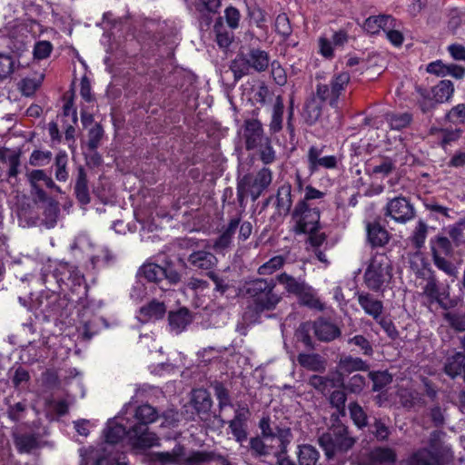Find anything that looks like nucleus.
Returning <instances> with one entry per match:
<instances>
[{
  "label": "nucleus",
  "mask_w": 465,
  "mask_h": 465,
  "mask_svg": "<svg viewBox=\"0 0 465 465\" xmlns=\"http://www.w3.org/2000/svg\"><path fill=\"white\" fill-rule=\"evenodd\" d=\"M29 279L45 286L47 292L40 295L38 309L49 316L60 313L64 303V301L60 300V293L66 296L70 292L73 294L84 295L87 292L83 273L75 266L64 262L45 264L41 269L40 276L34 277L28 274L22 278V281Z\"/></svg>",
  "instance_id": "obj_1"
},
{
  "label": "nucleus",
  "mask_w": 465,
  "mask_h": 465,
  "mask_svg": "<svg viewBox=\"0 0 465 465\" xmlns=\"http://www.w3.org/2000/svg\"><path fill=\"white\" fill-rule=\"evenodd\" d=\"M136 424L129 429L128 440L136 449H146L159 445V439L155 433L148 430V424L154 422L158 418L157 411L149 404H142L135 409Z\"/></svg>",
  "instance_id": "obj_2"
},
{
  "label": "nucleus",
  "mask_w": 465,
  "mask_h": 465,
  "mask_svg": "<svg viewBox=\"0 0 465 465\" xmlns=\"http://www.w3.org/2000/svg\"><path fill=\"white\" fill-rule=\"evenodd\" d=\"M276 283L273 280L255 279L246 284V293L252 298L250 307L256 313L273 311L282 300L274 292Z\"/></svg>",
  "instance_id": "obj_3"
},
{
  "label": "nucleus",
  "mask_w": 465,
  "mask_h": 465,
  "mask_svg": "<svg viewBox=\"0 0 465 465\" xmlns=\"http://www.w3.org/2000/svg\"><path fill=\"white\" fill-rule=\"evenodd\" d=\"M319 444L328 460H332L349 451L356 443L348 428L342 424L331 427L319 437Z\"/></svg>",
  "instance_id": "obj_4"
},
{
  "label": "nucleus",
  "mask_w": 465,
  "mask_h": 465,
  "mask_svg": "<svg viewBox=\"0 0 465 465\" xmlns=\"http://www.w3.org/2000/svg\"><path fill=\"white\" fill-rule=\"evenodd\" d=\"M391 279L392 266L389 257L384 253L373 255L364 272L367 287L374 292H384Z\"/></svg>",
  "instance_id": "obj_5"
},
{
  "label": "nucleus",
  "mask_w": 465,
  "mask_h": 465,
  "mask_svg": "<svg viewBox=\"0 0 465 465\" xmlns=\"http://www.w3.org/2000/svg\"><path fill=\"white\" fill-rule=\"evenodd\" d=\"M94 242L85 232H79L70 245V249L75 257L87 258L94 268H101L111 264L114 261V256L107 248H99V252L104 254L103 259H99L98 254L94 253Z\"/></svg>",
  "instance_id": "obj_6"
},
{
  "label": "nucleus",
  "mask_w": 465,
  "mask_h": 465,
  "mask_svg": "<svg viewBox=\"0 0 465 465\" xmlns=\"http://www.w3.org/2000/svg\"><path fill=\"white\" fill-rule=\"evenodd\" d=\"M272 173L269 168L261 169L254 178L244 176L237 186V199L241 205L250 194L253 201L257 200L262 193L271 184Z\"/></svg>",
  "instance_id": "obj_7"
},
{
  "label": "nucleus",
  "mask_w": 465,
  "mask_h": 465,
  "mask_svg": "<svg viewBox=\"0 0 465 465\" xmlns=\"http://www.w3.org/2000/svg\"><path fill=\"white\" fill-rule=\"evenodd\" d=\"M320 211L305 202H298L292 213V231L295 234L312 232L320 229Z\"/></svg>",
  "instance_id": "obj_8"
},
{
  "label": "nucleus",
  "mask_w": 465,
  "mask_h": 465,
  "mask_svg": "<svg viewBox=\"0 0 465 465\" xmlns=\"http://www.w3.org/2000/svg\"><path fill=\"white\" fill-rule=\"evenodd\" d=\"M103 303L101 301H84L81 302L79 310V326L77 327L79 334L85 340H90L97 333L102 319L97 316L98 311Z\"/></svg>",
  "instance_id": "obj_9"
},
{
  "label": "nucleus",
  "mask_w": 465,
  "mask_h": 465,
  "mask_svg": "<svg viewBox=\"0 0 465 465\" xmlns=\"http://www.w3.org/2000/svg\"><path fill=\"white\" fill-rule=\"evenodd\" d=\"M416 91L420 94V107L423 113H427L435 104L448 102L454 93V87L450 80H441L430 92L420 86L416 87Z\"/></svg>",
  "instance_id": "obj_10"
},
{
  "label": "nucleus",
  "mask_w": 465,
  "mask_h": 465,
  "mask_svg": "<svg viewBox=\"0 0 465 465\" xmlns=\"http://www.w3.org/2000/svg\"><path fill=\"white\" fill-rule=\"evenodd\" d=\"M351 76L347 72L335 74L329 84H319L316 86V96L322 102H326L332 108L338 107L341 94L349 84Z\"/></svg>",
  "instance_id": "obj_11"
},
{
  "label": "nucleus",
  "mask_w": 465,
  "mask_h": 465,
  "mask_svg": "<svg viewBox=\"0 0 465 465\" xmlns=\"http://www.w3.org/2000/svg\"><path fill=\"white\" fill-rule=\"evenodd\" d=\"M325 145H312L307 152L308 171L311 174L322 169L333 170L338 166L339 159L336 155H323Z\"/></svg>",
  "instance_id": "obj_12"
},
{
  "label": "nucleus",
  "mask_w": 465,
  "mask_h": 465,
  "mask_svg": "<svg viewBox=\"0 0 465 465\" xmlns=\"http://www.w3.org/2000/svg\"><path fill=\"white\" fill-rule=\"evenodd\" d=\"M139 274L143 275L148 282H161L166 280L171 284L180 282V274L172 267H163L153 262H145L139 270Z\"/></svg>",
  "instance_id": "obj_13"
},
{
  "label": "nucleus",
  "mask_w": 465,
  "mask_h": 465,
  "mask_svg": "<svg viewBox=\"0 0 465 465\" xmlns=\"http://www.w3.org/2000/svg\"><path fill=\"white\" fill-rule=\"evenodd\" d=\"M397 453L390 447L378 446L362 453L360 457V465H395Z\"/></svg>",
  "instance_id": "obj_14"
},
{
  "label": "nucleus",
  "mask_w": 465,
  "mask_h": 465,
  "mask_svg": "<svg viewBox=\"0 0 465 465\" xmlns=\"http://www.w3.org/2000/svg\"><path fill=\"white\" fill-rule=\"evenodd\" d=\"M385 215L390 216L397 223H406L414 218L415 211L405 197L400 196L387 203Z\"/></svg>",
  "instance_id": "obj_15"
},
{
  "label": "nucleus",
  "mask_w": 465,
  "mask_h": 465,
  "mask_svg": "<svg viewBox=\"0 0 465 465\" xmlns=\"http://www.w3.org/2000/svg\"><path fill=\"white\" fill-rule=\"evenodd\" d=\"M259 428L261 430V436L266 440L277 439L279 444L282 445V449L291 443L292 440V433L290 428L276 427L275 429L271 427L270 419L263 417L259 421Z\"/></svg>",
  "instance_id": "obj_16"
},
{
  "label": "nucleus",
  "mask_w": 465,
  "mask_h": 465,
  "mask_svg": "<svg viewBox=\"0 0 465 465\" xmlns=\"http://www.w3.org/2000/svg\"><path fill=\"white\" fill-rule=\"evenodd\" d=\"M243 137L247 150H252L259 145H262L265 137L263 135V127L258 119H247L243 124Z\"/></svg>",
  "instance_id": "obj_17"
},
{
  "label": "nucleus",
  "mask_w": 465,
  "mask_h": 465,
  "mask_svg": "<svg viewBox=\"0 0 465 465\" xmlns=\"http://www.w3.org/2000/svg\"><path fill=\"white\" fill-rule=\"evenodd\" d=\"M356 296L358 303L365 314L371 317L374 321H378L383 313V302L367 292H358Z\"/></svg>",
  "instance_id": "obj_18"
},
{
  "label": "nucleus",
  "mask_w": 465,
  "mask_h": 465,
  "mask_svg": "<svg viewBox=\"0 0 465 465\" xmlns=\"http://www.w3.org/2000/svg\"><path fill=\"white\" fill-rule=\"evenodd\" d=\"M240 225V218H232L230 220L226 228L223 231L221 235L215 240L213 248L217 252L226 251L232 241V237Z\"/></svg>",
  "instance_id": "obj_19"
},
{
  "label": "nucleus",
  "mask_w": 465,
  "mask_h": 465,
  "mask_svg": "<svg viewBox=\"0 0 465 465\" xmlns=\"http://www.w3.org/2000/svg\"><path fill=\"white\" fill-rule=\"evenodd\" d=\"M27 177L32 187V193L35 196L37 201L45 203L48 199L46 193L42 189V185L48 178L45 171L40 169L33 170L28 173Z\"/></svg>",
  "instance_id": "obj_20"
},
{
  "label": "nucleus",
  "mask_w": 465,
  "mask_h": 465,
  "mask_svg": "<svg viewBox=\"0 0 465 465\" xmlns=\"http://www.w3.org/2000/svg\"><path fill=\"white\" fill-rule=\"evenodd\" d=\"M190 264L200 270H211L217 264V258L210 252L200 250L188 257Z\"/></svg>",
  "instance_id": "obj_21"
},
{
  "label": "nucleus",
  "mask_w": 465,
  "mask_h": 465,
  "mask_svg": "<svg viewBox=\"0 0 465 465\" xmlns=\"http://www.w3.org/2000/svg\"><path fill=\"white\" fill-rule=\"evenodd\" d=\"M407 465H444L440 456L427 449L419 450L406 460Z\"/></svg>",
  "instance_id": "obj_22"
},
{
  "label": "nucleus",
  "mask_w": 465,
  "mask_h": 465,
  "mask_svg": "<svg viewBox=\"0 0 465 465\" xmlns=\"http://www.w3.org/2000/svg\"><path fill=\"white\" fill-rule=\"evenodd\" d=\"M116 419L117 418L109 420L104 430L105 441L110 444L119 442L124 436L128 437L129 430H126L124 424L116 421Z\"/></svg>",
  "instance_id": "obj_23"
},
{
  "label": "nucleus",
  "mask_w": 465,
  "mask_h": 465,
  "mask_svg": "<svg viewBox=\"0 0 465 465\" xmlns=\"http://www.w3.org/2000/svg\"><path fill=\"white\" fill-rule=\"evenodd\" d=\"M297 361L302 368L311 371L321 372L326 369V361L317 353H300Z\"/></svg>",
  "instance_id": "obj_24"
},
{
  "label": "nucleus",
  "mask_w": 465,
  "mask_h": 465,
  "mask_svg": "<svg viewBox=\"0 0 465 465\" xmlns=\"http://www.w3.org/2000/svg\"><path fill=\"white\" fill-rule=\"evenodd\" d=\"M276 280L278 283L283 286L286 292L293 295H298L302 292L307 283L301 278H295L286 272H282L277 275Z\"/></svg>",
  "instance_id": "obj_25"
},
{
  "label": "nucleus",
  "mask_w": 465,
  "mask_h": 465,
  "mask_svg": "<svg viewBox=\"0 0 465 465\" xmlns=\"http://www.w3.org/2000/svg\"><path fill=\"white\" fill-rule=\"evenodd\" d=\"M338 368L341 374H351L353 371H366L369 370V364L359 357L351 355L341 357L338 362Z\"/></svg>",
  "instance_id": "obj_26"
},
{
  "label": "nucleus",
  "mask_w": 465,
  "mask_h": 465,
  "mask_svg": "<svg viewBox=\"0 0 465 465\" xmlns=\"http://www.w3.org/2000/svg\"><path fill=\"white\" fill-rule=\"evenodd\" d=\"M445 373L450 378L463 375L465 382V355L462 352H456L449 357L444 366Z\"/></svg>",
  "instance_id": "obj_27"
},
{
  "label": "nucleus",
  "mask_w": 465,
  "mask_h": 465,
  "mask_svg": "<svg viewBox=\"0 0 465 465\" xmlns=\"http://www.w3.org/2000/svg\"><path fill=\"white\" fill-rule=\"evenodd\" d=\"M393 22V17L388 15H380L368 17L363 25L362 28L368 34L375 35L380 33L381 30L384 32L385 28Z\"/></svg>",
  "instance_id": "obj_28"
},
{
  "label": "nucleus",
  "mask_w": 465,
  "mask_h": 465,
  "mask_svg": "<svg viewBox=\"0 0 465 465\" xmlns=\"http://www.w3.org/2000/svg\"><path fill=\"white\" fill-rule=\"evenodd\" d=\"M169 326L173 332L179 334L185 330L192 318L187 309H180L169 313Z\"/></svg>",
  "instance_id": "obj_29"
},
{
  "label": "nucleus",
  "mask_w": 465,
  "mask_h": 465,
  "mask_svg": "<svg viewBox=\"0 0 465 465\" xmlns=\"http://www.w3.org/2000/svg\"><path fill=\"white\" fill-rule=\"evenodd\" d=\"M191 401L198 414H207L213 405L211 395L204 389L193 390Z\"/></svg>",
  "instance_id": "obj_30"
},
{
  "label": "nucleus",
  "mask_w": 465,
  "mask_h": 465,
  "mask_svg": "<svg viewBox=\"0 0 465 465\" xmlns=\"http://www.w3.org/2000/svg\"><path fill=\"white\" fill-rule=\"evenodd\" d=\"M284 104L283 99L278 95L272 108L269 131L272 134L279 133L282 129Z\"/></svg>",
  "instance_id": "obj_31"
},
{
  "label": "nucleus",
  "mask_w": 465,
  "mask_h": 465,
  "mask_svg": "<svg viewBox=\"0 0 465 465\" xmlns=\"http://www.w3.org/2000/svg\"><path fill=\"white\" fill-rule=\"evenodd\" d=\"M313 328L316 337L322 341H331L341 334L335 324L326 321L316 322Z\"/></svg>",
  "instance_id": "obj_32"
},
{
  "label": "nucleus",
  "mask_w": 465,
  "mask_h": 465,
  "mask_svg": "<svg viewBox=\"0 0 465 465\" xmlns=\"http://www.w3.org/2000/svg\"><path fill=\"white\" fill-rule=\"evenodd\" d=\"M189 463H210L218 461L220 465H232L231 462L223 455L214 451H193L186 460Z\"/></svg>",
  "instance_id": "obj_33"
},
{
  "label": "nucleus",
  "mask_w": 465,
  "mask_h": 465,
  "mask_svg": "<svg viewBox=\"0 0 465 465\" xmlns=\"http://www.w3.org/2000/svg\"><path fill=\"white\" fill-rule=\"evenodd\" d=\"M74 193L81 204L85 205L90 203L87 177L83 166L78 168L77 178L74 185Z\"/></svg>",
  "instance_id": "obj_34"
},
{
  "label": "nucleus",
  "mask_w": 465,
  "mask_h": 465,
  "mask_svg": "<svg viewBox=\"0 0 465 465\" xmlns=\"http://www.w3.org/2000/svg\"><path fill=\"white\" fill-rule=\"evenodd\" d=\"M292 203V186L290 183H283L279 187L276 194V208L278 213H288L291 209Z\"/></svg>",
  "instance_id": "obj_35"
},
{
  "label": "nucleus",
  "mask_w": 465,
  "mask_h": 465,
  "mask_svg": "<svg viewBox=\"0 0 465 465\" xmlns=\"http://www.w3.org/2000/svg\"><path fill=\"white\" fill-rule=\"evenodd\" d=\"M252 66L257 72L265 71L270 64V56L266 51L252 48L246 53Z\"/></svg>",
  "instance_id": "obj_36"
},
{
  "label": "nucleus",
  "mask_w": 465,
  "mask_h": 465,
  "mask_svg": "<svg viewBox=\"0 0 465 465\" xmlns=\"http://www.w3.org/2000/svg\"><path fill=\"white\" fill-rule=\"evenodd\" d=\"M165 306L163 302L152 301L147 305L142 307L139 312V319L143 322L157 320L163 316Z\"/></svg>",
  "instance_id": "obj_37"
},
{
  "label": "nucleus",
  "mask_w": 465,
  "mask_h": 465,
  "mask_svg": "<svg viewBox=\"0 0 465 465\" xmlns=\"http://www.w3.org/2000/svg\"><path fill=\"white\" fill-rule=\"evenodd\" d=\"M367 235L372 246H383L390 239L389 232L377 223L368 224Z\"/></svg>",
  "instance_id": "obj_38"
},
{
  "label": "nucleus",
  "mask_w": 465,
  "mask_h": 465,
  "mask_svg": "<svg viewBox=\"0 0 465 465\" xmlns=\"http://www.w3.org/2000/svg\"><path fill=\"white\" fill-rule=\"evenodd\" d=\"M230 69L236 81L240 80L242 76L247 75L252 69L247 54H244L243 52L239 53L231 62Z\"/></svg>",
  "instance_id": "obj_39"
},
{
  "label": "nucleus",
  "mask_w": 465,
  "mask_h": 465,
  "mask_svg": "<svg viewBox=\"0 0 465 465\" xmlns=\"http://www.w3.org/2000/svg\"><path fill=\"white\" fill-rule=\"evenodd\" d=\"M422 294L426 296L430 303L438 302L442 303V300L447 296L445 292H441L437 280L434 277H430L423 287Z\"/></svg>",
  "instance_id": "obj_40"
},
{
  "label": "nucleus",
  "mask_w": 465,
  "mask_h": 465,
  "mask_svg": "<svg viewBox=\"0 0 465 465\" xmlns=\"http://www.w3.org/2000/svg\"><path fill=\"white\" fill-rule=\"evenodd\" d=\"M432 257L445 256L450 254L452 246L450 241L445 236H436L430 239Z\"/></svg>",
  "instance_id": "obj_41"
},
{
  "label": "nucleus",
  "mask_w": 465,
  "mask_h": 465,
  "mask_svg": "<svg viewBox=\"0 0 465 465\" xmlns=\"http://www.w3.org/2000/svg\"><path fill=\"white\" fill-rule=\"evenodd\" d=\"M319 460L318 450L311 445L299 447L298 461L300 465H316Z\"/></svg>",
  "instance_id": "obj_42"
},
{
  "label": "nucleus",
  "mask_w": 465,
  "mask_h": 465,
  "mask_svg": "<svg viewBox=\"0 0 465 465\" xmlns=\"http://www.w3.org/2000/svg\"><path fill=\"white\" fill-rule=\"evenodd\" d=\"M68 163V155L64 151L59 152L55 156V178L59 182H65L68 179L66 170Z\"/></svg>",
  "instance_id": "obj_43"
},
{
  "label": "nucleus",
  "mask_w": 465,
  "mask_h": 465,
  "mask_svg": "<svg viewBox=\"0 0 465 465\" xmlns=\"http://www.w3.org/2000/svg\"><path fill=\"white\" fill-rule=\"evenodd\" d=\"M262 437H252L250 440V449L254 457H266L271 454L272 446L268 445Z\"/></svg>",
  "instance_id": "obj_44"
},
{
  "label": "nucleus",
  "mask_w": 465,
  "mask_h": 465,
  "mask_svg": "<svg viewBox=\"0 0 465 465\" xmlns=\"http://www.w3.org/2000/svg\"><path fill=\"white\" fill-rule=\"evenodd\" d=\"M297 297L303 305L312 309H322L320 300L315 295L313 289L308 284L305 286L303 292H300Z\"/></svg>",
  "instance_id": "obj_45"
},
{
  "label": "nucleus",
  "mask_w": 465,
  "mask_h": 465,
  "mask_svg": "<svg viewBox=\"0 0 465 465\" xmlns=\"http://www.w3.org/2000/svg\"><path fill=\"white\" fill-rule=\"evenodd\" d=\"M386 120L391 129L401 130L407 127L411 122V115L408 113L391 114L386 115Z\"/></svg>",
  "instance_id": "obj_46"
},
{
  "label": "nucleus",
  "mask_w": 465,
  "mask_h": 465,
  "mask_svg": "<svg viewBox=\"0 0 465 465\" xmlns=\"http://www.w3.org/2000/svg\"><path fill=\"white\" fill-rule=\"evenodd\" d=\"M370 379L372 381V390L374 391H381L386 385L391 382V375L386 371H371L369 373Z\"/></svg>",
  "instance_id": "obj_47"
},
{
  "label": "nucleus",
  "mask_w": 465,
  "mask_h": 465,
  "mask_svg": "<svg viewBox=\"0 0 465 465\" xmlns=\"http://www.w3.org/2000/svg\"><path fill=\"white\" fill-rule=\"evenodd\" d=\"M284 262L285 259L283 256H274L259 267L258 273L260 275H270L281 269L283 266Z\"/></svg>",
  "instance_id": "obj_48"
},
{
  "label": "nucleus",
  "mask_w": 465,
  "mask_h": 465,
  "mask_svg": "<svg viewBox=\"0 0 465 465\" xmlns=\"http://www.w3.org/2000/svg\"><path fill=\"white\" fill-rule=\"evenodd\" d=\"M384 33L386 34L387 39L395 46H401L403 43L404 37L400 30V23L393 18V22L385 28Z\"/></svg>",
  "instance_id": "obj_49"
},
{
  "label": "nucleus",
  "mask_w": 465,
  "mask_h": 465,
  "mask_svg": "<svg viewBox=\"0 0 465 465\" xmlns=\"http://www.w3.org/2000/svg\"><path fill=\"white\" fill-rule=\"evenodd\" d=\"M46 205L44 210L45 222L47 227L52 228L55 225L59 214L58 203L54 200L45 201Z\"/></svg>",
  "instance_id": "obj_50"
},
{
  "label": "nucleus",
  "mask_w": 465,
  "mask_h": 465,
  "mask_svg": "<svg viewBox=\"0 0 465 465\" xmlns=\"http://www.w3.org/2000/svg\"><path fill=\"white\" fill-rule=\"evenodd\" d=\"M228 424L231 433L237 442L242 443L244 440H246L248 436L247 423L231 420Z\"/></svg>",
  "instance_id": "obj_51"
},
{
  "label": "nucleus",
  "mask_w": 465,
  "mask_h": 465,
  "mask_svg": "<svg viewBox=\"0 0 465 465\" xmlns=\"http://www.w3.org/2000/svg\"><path fill=\"white\" fill-rule=\"evenodd\" d=\"M309 384L319 391L325 392L335 386L334 381L327 376L312 375Z\"/></svg>",
  "instance_id": "obj_52"
},
{
  "label": "nucleus",
  "mask_w": 465,
  "mask_h": 465,
  "mask_svg": "<svg viewBox=\"0 0 465 465\" xmlns=\"http://www.w3.org/2000/svg\"><path fill=\"white\" fill-rule=\"evenodd\" d=\"M53 45L49 41L42 40L35 44L33 55L35 60H44L50 56Z\"/></svg>",
  "instance_id": "obj_53"
},
{
  "label": "nucleus",
  "mask_w": 465,
  "mask_h": 465,
  "mask_svg": "<svg viewBox=\"0 0 465 465\" xmlns=\"http://www.w3.org/2000/svg\"><path fill=\"white\" fill-rule=\"evenodd\" d=\"M275 31L282 36L283 39L289 37L292 32L289 17L286 14H280L275 19Z\"/></svg>",
  "instance_id": "obj_54"
},
{
  "label": "nucleus",
  "mask_w": 465,
  "mask_h": 465,
  "mask_svg": "<svg viewBox=\"0 0 465 465\" xmlns=\"http://www.w3.org/2000/svg\"><path fill=\"white\" fill-rule=\"evenodd\" d=\"M427 224L422 221H419L411 238V242L417 249L423 246L427 237Z\"/></svg>",
  "instance_id": "obj_55"
},
{
  "label": "nucleus",
  "mask_w": 465,
  "mask_h": 465,
  "mask_svg": "<svg viewBox=\"0 0 465 465\" xmlns=\"http://www.w3.org/2000/svg\"><path fill=\"white\" fill-rule=\"evenodd\" d=\"M348 343L358 347L363 355L371 356L373 354L371 342L363 335H355L350 338Z\"/></svg>",
  "instance_id": "obj_56"
},
{
  "label": "nucleus",
  "mask_w": 465,
  "mask_h": 465,
  "mask_svg": "<svg viewBox=\"0 0 465 465\" xmlns=\"http://www.w3.org/2000/svg\"><path fill=\"white\" fill-rule=\"evenodd\" d=\"M444 319L454 330L465 331V313L449 312L444 314Z\"/></svg>",
  "instance_id": "obj_57"
},
{
  "label": "nucleus",
  "mask_w": 465,
  "mask_h": 465,
  "mask_svg": "<svg viewBox=\"0 0 465 465\" xmlns=\"http://www.w3.org/2000/svg\"><path fill=\"white\" fill-rule=\"evenodd\" d=\"M349 411L351 419L358 427L361 428L366 425L367 416L362 408L357 402H351L349 405Z\"/></svg>",
  "instance_id": "obj_58"
},
{
  "label": "nucleus",
  "mask_w": 465,
  "mask_h": 465,
  "mask_svg": "<svg viewBox=\"0 0 465 465\" xmlns=\"http://www.w3.org/2000/svg\"><path fill=\"white\" fill-rule=\"evenodd\" d=\"M433 262L435 266L444 272L449 276L456 277L458 274V270L456 266L447 260L444 256H436L433 257Z\"/></svg>",
  "instance_id": "obj_59"
},
{
  "label": "nucleus",
  "mask_w": 465,
  "mask_h": 465,
  "mask_svg": "<svg viewBox=\"0 0 465 465\" xmlns=\"http://www.w3.org/2000/svg\"><path fill=\"white\" fill-rule=\"evenodd\" d=\"M214 394L218 400L219 408L222 410L231 406L230 396L227 389L221 382H215L213 385Z\"/></svg>",
  "instance_id": "obj_60"
},
{
  "label": "nucleus",
  "mask_w": 465,
  "mask_h": 465,
  "mask_svg": "<svg viewBox=\"0 0 465 465\" xmlns=\"http://www.w3.org/2000/svg\"><path fill=\"white\" fill-rule=\"evenodd\" d=\"M15 70V60L12 56L0 54V79L7 78Z\"/></svg>",
  "instance_id": "obj_61"
},
{
  "label": "nucleus",
  "mask_w": 465,
  "mask_h": 465,
  "mask_svg": "<svg viewBox=\"0 0 465 465\" xmlns=\"http://www.w3.org/2000/svg\"><path fill=\"white\" fill-rule=\"evenodd\" d=\"M51 158L52 153L50 151L35 150L32 153L29 163L34 166H44L50 162Z\"/></svg>",
  "instance_id": "obj_62"
},
{
  "label": "nucleus",
  "mask_w": 465,
  "mask_h": 465,
  "mask_svg": "<svg viewBox=\"0 0 465 465\" xmlns=\"http://www.w3.org/2000/svg\"><path fill=\"white\" fill-rule=\"evenodd\" d=\"M44 80V74H40L37 78H25L22 82V92L25 95L33 94Z\"/></svg>",
  "instance_id": "obj_63"
},
{
  "label": "nucleus",
  "mask_w": 465,
  "mask_h": 465,
  "mask_svg": "<svg viewBox=\"0 0 465 465\" xmlns=\"http://www.w3.org/2000/svg\"><path fill=\"white\" fill-rule=\"evenodd\" d=\"M447 119L453 124L465 123V104H460L454 106L448 114Z\"/></svg>",
  "instance_id": "obj_64"
}]
</instances>
